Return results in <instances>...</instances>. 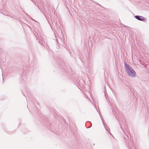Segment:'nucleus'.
Here are the masks:
<instances>
[{"mask_svg": "<svg viewBox=\"0 0 149 149\" xmlns=\"http://www.w3.org/2000/svg\"><path fill=\"white\" fill-rule=\"evenodd\" d=\"M125 69L128 75L132 77H134L136 76V73L133 69L129 64L124 62Z\"/></svg>", "mask_w": 149, "mask_h": 149, "instance_id": "1", "label": "nucleus"}, {"mask_svg": "<svg viewBox=\"0 0 149 149\" xmlns=\"http://www.w3.org/2000/svg\"><path fill=\"white\" fill-rule=\"evenodd\" d=\"M58 66L63 71L66 72H68L71 69L70 67L67 65L64 61L62 60H60L58 63Z\"/></svg>", "mask_w": 149, "mask_h": 149, "instance_id": "2", "label": "nucleus"}, {"mask_svg": "<svg viewBox=\"0 0 149 149\" xmlns=\"http://www.w3.org/2000/svg\"><path fill=\"white\" fill-rule=\"evenodd\" d=\"M86 57L87 58L84 61V65L85 67V72L88 75L92 72V71L91 68L90 67V65H89L90 62L89 58H88V56H86Z\"/></svg>", "mask_w": 149, "mask_h": 149, "instance_id": "3", "label": "nucleus"}, {"mask_svg": "<svg viewBox=\"0 0 149 149\" xmlns=\"http://www.w3.org/2000/svg\"><path fill=\"white\" fill-rule=\"evenodd\" d=\"M134 17L137 19L142 21L144 22L146 20V18L140 15H135L134 16Z\"/></svg>", "mask_w": 149, "mask_h": 149, "instance_id": "4", "label": "nucleus"}, {"mask_svg": "<svg viewBox=\"0 0 149 149\" xmlns=\"http://www.w3.org/2000/svg\"><path fill=\"white\" fill-rule=\"evenodd\" d=\"M63 35L62 36V37H61V38H60V40H61V42L60 43L64 47H65V46H66L65 45V39L64 37H63Z\"/></svg>", "mask_w": 149, "mask_h": 149, "instance_id": "5", "label": "nucleus"}, {"mask_svg": "<svg viewBox=\"0 0 149 149\" xmlns=\"http://www.w3.org/2000/svg\"><path fill=\"white\" fill-rule=\"evenodd\" d=\"M25 91L26 92V94H27L29 99H30V100L31 102L33 101V100H34V99H33V97L32 95L31 94H30L29 92L28 91H26V90H25Z\"/></svg>", "mask_w": 149, "mask_h": 149, "instance_id": "6", "label": "nucleus"}, {"mask_svg": "<svg viewBox=\"0 0 149 149\" xmlns=\"http://www.w3.org/2000/svg\"><path fill=\"white\" fill-rule=\"evenodd\" d=\"M103 123L104 125V127L105 128V129L107 130V131L108 133L109 134H111L110 133V130L109 128L108 127H107V126L106 125V126H105V124L103 122Z\"/></svg>", "mask_w": 149, "mask_h": 149, "instance_id": "7", "label": "nucleus"}, {"mask_svg": "<svg viewBox=\"0 0 149 149\" xmlns=\"http://www.w3.org/2000/svg\"><path fill=\"white\" fill-rule=\"evenodd\" d=\"M128 147L129 149H133L135 148V147L133 145V143L132 142H130V146H129Z\"/></svg>", "mask_w": 149, "mask_h": 149, "instance_id": "8", "label": "nucleus"}, {"mask_svg": "<svg viewBox=\"0 0 149 149\" xmlns=\"http://www.w3.org/2000/svg\"><path fill=\"white\" fill-rule=\"evenodd\" d=\"M47 127H48L52 131V132H53L54 133H56V134H57L55 131H54L53 130H52L50 129L51 128V127L52 126V124L50 123H49L47 124Z\"/></svg>", "mask_w": 149, "mask_h": 149, "instance_id": "9", "label": "nucleus"}, {"mask_svg": "<svg viewBox=\"0 0 149 149\" xmlns=\"http://www.w3.org/2000/svg\"><path fill=\"white\" fill-rule=\"evenodd\" d=\"M34 4H36V0H31Z\"/></svg>", "mask_w": 149, "mask_h": 149, "instance_id": "10", "label": "nucleus"}, {"mask_svg": "<svg viewBox=\"0 0 149 149\" xmlns=\"http://www.w3.org/2000/svg\"><path fill=\"white\" fill-rule=\"evenodd\" d=\"M104 95H105V97H106V98L107 99V97L106 96V95L105 93V92H104Z\"/></svg>", "mask_w": 149, "mask_h": 149, "instance_id": "11", "label": "nucleus"}, {"mask_svg": "<svg viewBox=\"0 0 149 149\" xmlns=\"http://www.w3.org/2000/svg\"><path fill=\"white\" fill-rule=\"evenodd\" d=\"M23 93V95H24V96H25V97H26V95H25V94H24V93Z\"/></svg>", "mask_w": 149, "mask_h": 149, "instance_id": "12", "label": "nucleus"}, {"mask_svg": "<svg viewBox=\"0 0 149 149\" xmlns=\"http://www.w3.org/2000/svg\"><path fill=\"white\" fill-rule=\"evenodd\" d=\"M125 140V141H126V143H127V141H128V140Z\"/></svg>", "mask_w": 149, "mask_h": 149, "instance_id": "13", "label": "nucleus"}, {"mask_svg": "<svg viewBox=\"0 0 149 149\" xmlns=\"http://www.w3.org/2000/svg\"><path fill=\"white\" fill-rule=\"evenodd\" d=\"M35 4V5L37 7H38V6L37 5V4H36H36Z\"/></svg>", "mask_w": 149, "mask_h": 149, "instance_id": "14", "label": "nucleus"}, {"mask_svg": "<svg viewBox=\"0 0 149 149\" xmlns=\"http://www.w3.org/2000/svg\"><path fill=\"white\" fill-rule=\"evenodd\" d=\"M60 33V35H61V33L60 32H59Z\"/></svg>", "mask_w": 149, "mask_h": 149, "instance_id": "15", "label": "nucleus"}, {"mask_svg": "<svg viewBox=\"0 0 149 149\" xmlns=\"http://www.w3.org/2000/svg\"><path fill=\"white\" fill-rule=\"evenodd\" d=\"M127 136V137L128 139L129 137V136Z\"/></svg>", "mask_w": 149, "mask_h": 149, "instance_id": "16", "label": "nucleus"}, {"mask_svg": "<svg viewBox=\"0 0 149 149\" xmlns=\"http://www.w3.org/2000/svg\"><path fill=\"white\" fill-rule=\"evenodd\" d=\"M56 26L58 25V24H57V23H56Z\"/></svg>", "mask_w": 149, "mask_h": 149, "instance_id": "17", "label": "nucleus"}, {"mask_svg": "<svg viewBox=\"0 0 149 149\" xmlns=\"http://www.w3.org/2000/svg\"><path fill=\"white\" fill-rule=\"evenodd\" d=\"M58 26L59 27V26L58 25Z\"/></svg>", "mask_w": 149, "mask_h": 149, "instance_id": "18", "label": "nucleus"}, {"mask_svg": "<svg viewBox=\"0 0 149 149\" xmlns=\"http://www.w3.org/2000/svg\"><path fill=\"white\" fill-rule=\"evenodd\" d=\"M56 41H57V42H58V39H57V40L56 39Z\"/></svg>", "mask_w": 149, "mask_h": 149, "instance_id": "19", "label": "nucleus"}, {"mask_svg": "<svg viewBox=\"0 0 149 149\" xmlns=\"http://www.w3.org/2000/svg\"><path fill=\"white\" fill-rule=\"evenodd\" d=\"M102 119H103V118H101V120H102Z\"/></svg>", "mask_w": 149, "mask_h": 149, "instance_id": "20", "label": "nucleus"}, {"mask_svg": "<svg viewBox=\"0 0 149 149\" xmlns=\"http://www.w3.org/2000/svg\"><path fill=\"white\" fill-rule=\"evenodd\" d=\"M91 126H92V124L91 123Z\"/></svg>", "mask_w": 149, "mask_h": 149, "instance_id": "21", "label": "nucleus"}, {"mask_svg": "<svg viewBox=\"0 0 149 149\" xmlns=\"http://www.w3.org/2000/svg\"><path fill=\"white\" fill-rule=\"evenodd\" d=\"M124 139H126V138H124Z\"/></svg>", "mask_w": 149, "mask_h": 149, "instance_id": "22", "label": "nucleus"}, {"mask_svg": "<svg viewBox=\"0 0 149 149\" xmlns=\"http://www.w3.org/2000/svg\"><path fill=\"white\" fill-rule=\"evenodd\" d=\"M60 29V27H59V30Z\"/></svg>", "mask_w": 149, "mask_h": 149, "instance_id": "23", "label": "nucleus"}, {"mask_svg": "<svg viewBox=\"0 0 149 149\" xmlns=\"http://www.w3.org/2000/svg\"><path fill=\"white\" fill-rule=\"evenodd\" d=\"M89 127H87V128H89Z\"/></svg>", "mask_w": 149, "mask_h": 149, "instance_id": "24", "label": "nucleus"}]
</instances>
